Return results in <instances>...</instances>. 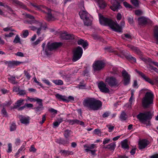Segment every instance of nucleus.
Instances as JSON below:
<instances>
[{
  "label": "nucleus",
  "mask_w": 158,
  "mask_h": 158,
  "mask_svg": "<svg viewBox=\"0 0 158 158\" xmlns=\"http://www.w3.org/2000/svg\"><path fill=\"white\" fill-rule=\"evenodd\" d=\"M100 23L101 24L109 26L113 31L118 32H122V27L125 24L124 20H122L120 23V26L116 22L111 19L105 18L101 14H99Z\"/></svg>",
  "instance_id": "obj_1"
},
{
  "label": "nucleus",
  "mask_w": 158,
  "mask_h": 158,
  "mask_svg": "<svg viewBox=\"0 0 158 158\" xmlns=\"http://www.w3.org/2000/svg\"><path fill=\"white\" fill-rule=\"evenodd\" d=\"M82 104L84 107L89 110H99L102 106L101 101L94 98H86L83 100Z\"/></svg>",
  "instance_id": "obj_2"
},
{
  "label": "nucleus",
  "mask_w": 158,
  "mask_h": 158,
  "mask_svg": "<svg viewBox=\"0 0 158 158\" xmlns=\"http://www.w3.org/2000/svg\"><path fill=\"white\" fill-rule=\"evenodd\" d=\"M153 115V112L150 110L140 113L137 115V118L141 123L148 126L151 125L150 120Z\"/></svg>",
  "instance_id": "obj_3"
},
{
  "label": "nucleus",
  "mask_w": 158,
  "mask_h": 158,
  "mask_svg": "<svg viewBox=\"0 0 158 158\" xmlns=\"http://www.w3.org/2000/svg\"><path fill=\"white\" fill-rule=\"evenodd\" d=\"M154 94L152 92H147L142 100V104L144 108H147L152 104L154 98Z\"/></svg>",
  "instance_id": "obj_4"
},
{
  "label": "nucleus",
  "mask_w": 158,
  "mask_h": 158,
  "mask_svg": "<svg viewBox=\"0 0 158 158\" xmlns=\"http://www.w3.org/2000/svg\"><path fill=\"white\" fill-rule=\"evenodd\" d=\"M73 55L72 61L73 62H75L79 60L81 57L83 53V50L81 47L78 46L73 49Z\"/></svg>",
  "instance_id": "obj_5"
},
{
  "label": "nucleus",
  "mask_w": 158,
  "mask_h": 158,
  "mask_svg": "<svg viewBox=\"0 0 158 158\" xmlns=\"http://www.w3.org/2000/svg\"><path fill=\"white\" fill-rule=\"evenodd\" d=\"M105 82L110 87L117 86L119 85L118 81L113 76L107 77L105 79Z\"/></svg>",
  "instance_id": "obj_6"
},
{
  "label": "nucleus",
  "mask_w": 158,
  "mask_h": 158,
  "mask_svg": "<svg viewBox=\"0 0 158 158\" xmlns=\"http://www.w3.org/2000/svg\"><path fill=\"white\" fill-rule=\"evenodd\" d=\"M105 65V63L102 60H97L93 64V67L94 71H98L102 69Z\"/></svg>",
  "instance_id": "obj_7"
},
{
  "label": "nucleus",
  "mask_w": 158,
  "mask_h": 158,
  "mask_svg": "<svg viewBox=\"0 0 158 158\" xmlns=\"http://www.w3.org/2000/svg\"><path fill=\"white\" fill-rule=\"evenodd\" d=\"M62 43H48L47 44V48L45 49V52L47 53L48 51H52L62 46Z\"/></svg>",
  "instance_id": "obj_8"
},
{
  "label": "nucleus",
  "mask_w": 158,
  "mask_h": 158,
  "mask_svg": "<svg viewBox=\"0 0 158 158\" xmlns=\"http://www.w3.org/2000/svg\"><path fill=\"white\" fill-rule=\"evenodd\" d=\"M122 76L123 77V84L124 85H128L130 81V76L125 70H123L122 72Z\"/></svg>",
  "instance_id": "obj_9"
},
{
  "label": "nucleus",
  "mask_w": 158,
  "mask_h": 158,
  "mask_svg": "<svg viewBox=\"0 0 158 158\" xmlns=\"http://www.w3.org/2000/svg\"><path fill=\"white\" fill-rule=\"evenodd\" d=\"M106 84L102 81H101L98 83V87L101 92L105 93H108L110 92V90L106 87Z\"/></svg>",
  "instance_id": "obj_10"
},
{
  "label": "nucleus",
  "mask_w": 158,
  "mask_h": 158,
  "mask_svg": "<svg viewBox=\"0 0 158 158\" xmlns=\"http://www.w3.org/2000/svg\"><path fill=\"white\" fill-rule=\"evenodd\" d=\"M42 101L43 100L40 99L37 101L36 106L33 108L36 113L39 112L44 109Z\"/></svg>",
  "instance_id": "obj_11"
},
{
  "label": "nucleus",
  "mask_w": 158,
  "mask_h": 158,
  "mask_svg": "<svg viewBox=\"0 0 158 158\" xmlns=\"http://www.w3.org/2000/svg\"><path fill=\"white\" fill-rule=\"evenodd\" d=\"M111 3L112 6H110V8L113 11H118V9L121 8L119 2L116 0H112Z\"/></svg>",
  "instance_id": "obj_12"
},
{
  "label": "nucleus",
  "mask_w": 158,
  "mask_h": 158,
  "mask_svg": "<svg viewBox=\"0 0 158 158\" xmlns=\"http://www.w3.org/2000/svg\"><path fill=\"white\" fill-rule=\"evenodd\" d=\"M149 143V142L146 139H143L139 141V148L141 150L145 148Z\"/></svg>",
  "instance_id": "obj_13"
},
{
  "label": "nucleus",
  "mask_w": 158,
  "mask_h": 158,
  "mask_svg": "<svg viewBox=\"0 0 158 158\" xmlns=\"http://www.w3.org/2000/svg\"><path fill=\"white\" fill-rule=\"evenodd\" d=\"M56 142L59 144H62L64 145L67 146L70 143L69 139H64L61 138L56 139Z\"/></svg>",
  "instance_id": "obj_14"
},
{
  "label": "nucleus",
  "mask_w": 158,
  "mask_h": 158,
  "mask_svg": "<svg viewBox=\"0 0 158 158\" xmlns=\"http://www.w3.org/2000/svg\"><path fill=\"white\" fill-rule=\"evenodd\" d=\"M44 10L45 12H43L47 14V19L48 21H50L54 19V17L51 14V10L50 8L45 6Z\"/></svg>",
  "instance_id": "obj_15"
},
{
  "label": "nucleus",
  "mask_w": 158,
  "mask_h": 158,
  "mask_svg": "<svg viewBox=\"0 0 158 158\" xmlns=\"http://www.w3.org/2000/svg\"><path fill=\"white\" fill-rule=\"evenodd\" d=\"M127 47L137 54L140 56L142 55V53L138 47L130 44H128Z\"/></svg>",
  "instance_id": "obj_16"
},
{
  "label": "nucleus",
  "mask_w": 158,
  "mask_h": 158,
  "mask_svg": "<svg viewBox=\"0 0 158 158\" xmlns=\"http://www.w3.org/2000/svg\"><path fill=\"white\" fill-rule=\"evenodd\" d=\"M23 63V62H19L15 60L6 61L5 62V64H7L8 67L10 68H12L15 66L18 65Z\"/></svg>",
  "instance_id": "obj_17"
},
{
  "label": "nucleus",
  "mask_w": 158,
  "mask_h": 158,
  "mask_svg": "<svg viewBox=\"0 0 158 158\" xmlns=\"http://www.w3.org/2000/svg\"><path fill=\"white\" fill-rule=\"evenodd\" d=\"M18 118L21 123L25 124L29 123L30 118L29 117H26L21 115H19Z\"/></svg>",
  "instance_id": "obj_18"
},
{
  "label": "nucleus",
  "mask_w": 158,
  "mask_h": 158,
  "mask_svg": "<svg viewBox=\"0 0 158 158\" xmlns=\"http://www.w3.org/2000/svg\"><path fill=\"white\" fill-rule=\"evenodd\" d=\"M67 122L69 123L70 124L73 125V124H80V125L82 126L85 125L84 123L82 121L77 119H69L67 120Z\"/></svg>",
  "instance_id": "obj_19"
},
{
  "label": "nucleus",
  "mask_w": 158,
  "mask_h": 158,
  "mask_svg": "<svg viewBox=\"0 0 158 158\" xmlns=\"http://www.w3.org/2000/svg\"><path fill=\"white\" fill-rule=\"evenodd\" d=\"M24 101V99L22 98L18 100L14 105L13 108L14 109H17L21 105L23 104Z\"/></svg>",
  "instance_id": "obj_20"
},
{
  "label": "nucleus",
  "mask_w": 158,
  "mask_h": 158,
  "mask_svg": "<svg viewBox=\"0 0 158 158\" xmlns=\"http://www.w3.org/2000/svg\"><path fill=\"white\" fill-rule=\"evenodd\" d=\"M153 37L156 41V44H158V26H156L153 31Z\"/></svg>",
  "instance_id": "obj_21"
},
{
  "label": "nucleus",
  "mask_w": 158,
  "mask_h": 158,
  "mask_svg": "<svg viewBox=\"0 0 158 158\" xmlns=\"http://www.w3.org/2000/svg\"><path fill=\"white\" fill-rule=\"evenodd\" d=\"M55 97L56 98L60 101H62L66 102H68L69 100L66 99V97L65 96H62L59 94H57L55 95Z\"/></svg>",
  "instance_id": "obj_22"
},
{
  "label": "nucleus",
  "mask_w": 158,
  "mask_h": 158,
  "mask_svg": "<svg viewBox=\"0 0 158 158\" xmlns=\"http://www.w3.org/2000/svg\"><path fill=\"white\" fill-rule=\"evenodd\" d=\"M115 146V143L113 142L109 144L106 146H104V148L106 149H108L110 151H113L114 150Z\"/></svg>",
  "instance_id": "obj_23"
},
{
  "label": "nucleus",
  "mask_w": 158,
  "mask_h": 158,
  "mask_svg": "<svg viewBox=\"0 0 158 158\" xmlns=\"http://www.w3.org/2000/svg\"><path fill=\"white\" fill-rule=\"evenodd\" d=\"M139 23L140 25L146 24L147 23V19L145 17H141L138 19Z\"/></svg>",
  "instance_id": "obj_24"
},
{
  "label": "nucleus",
  "mask_w": 158,
  "mask_h": 158,
  "mask_svg": "<svg viewBox=\"0 0 158 158\" xmlns=\"http://www.w3.org/2000/svg\"><path fill=\"white\" fill-rule=\"evenodd\" d=\"M98 3L99 7L100 8H104L106 6V4L103 0H96Z\"/></svg>",
  "instance_id": "obj_25"
},
{
  "label": "nucleus",
  "mask_w": 158,
  "mask_h": 158,
  "mask_svg": "<svg viewBox=\"0 0 158 158\" xmlns=\"http://www.w3.org/2000/svg\"><path fill=\"white\" fill-rule=\"evenodd\" d=\"M31 5L35 7L38 10H41L43 12H45V11L44 10V9L45 8V6H44L41 5H38L35 4L31 3Z\"/></svg>",
  "instance_id": "obj_26"
},
{
  "label": "nucleus",
  "mask_w": 158,
  "mask_h": 158,
  "mask_svg": "<svg viewBox=\"0 0 158 158\" xmlns=\"http://www.w3.org/2000/svg\"><path fill=\"white\" fill-rule=\"evenodd\" d=\"M77 43L78 45H81L84 48L88 45L87 42L85 41L84 40L82 39L78 40L77 42Z\"/></svg>",
  "instance_id": "obj_27"
},
{
  "label": "nucleus",
  "mask_w": 158,
  "mask_h": 158,
  "mask_svg": "<svg viewBox=\"0 0 158 158\" xmlns=\"http://www.w3.org/2000/svg\"><path fill=\"white\" fill-rule=\"evenodd\" d=\"M79 15L81 18L83 19H87V16L88 13L85 11H81L79 12Z\"/></svg>",
  "instance_id": "obj_28"
},
{
  "label": "nucleus",
  "mask_w": 158,
  "mask_h": 158,
  "mask_svg": "<svg viewBox=\"0 0 158 158\" xmlns=\"http://www.w3.org/2000/svg\"><path fill=\"white\" fill-rule=\"evenodd\" d=\"M142 77V78L144 79L146 81L150 84L152 85H154V81L152 80L151 79L148 77L146 76L145 74H144Z\"/></svg>",
  "instance_id": "obj_29"
},
{
  "label": "nucleus",
  "mask_w": 158,
  "mask_h": 158,
  "mask_svg": "<svg viewBox=\"0 0 158 158\" xmlns=\"http://www.w3.org/2000/svg\"><path fill=\"white\" fill-rule=\"evenodd\" d=\"M140 58L146 63H152L153 64V62H154V61H152L151 58L148 57H143L141 56L140 57Z\"/></svg>",
  "instance_id": "obj_30"
},
{
  "label": "nucleus",
  "mask_w": 158,
  "mask_h": 158,
  "mask_svg": "<svg viewBox=\"0 0 158 158\" xmlns=\"http://www.w3.org/2000/svg\"><path fill=\"white\" fill-rule=\"evenodd\" d=\"M72 133L71 131L69 129H66L64 131V138L66 139H69V137L70 135Z\"/></svg>",
  "instance_id": "obj_31"
},
{
  "label": "nucleus",
  "mask_w": 158,
  "mask_h": 158,
  "mask_svg": "<svg viewBox=\"0 0 158 158\" xmlns=\"http://www.w3.org/2000/svg\"><path fill=\"white\" fill-rule=\"evenodd\" d=\"M122 147L125 149H128L129 145L127 144V140L126 139L121 142Z\"/></svg>",
  "instance_id": "obj_32"
},
{
  "label": "nucleus",
  "mask_w": 158,
  "mask_h": 158,
  "mask_svg": "<svg viewBox=\"0 0 158 158\" xmlns=\"http://www.w3.org/2000/svg\"><path fill=\"white\" fill-rule=\"evenodd\" d=\"M13 2L15 3L20 6L21 8L24 9H27L26 6L25 5H24L23 3L19 2L18 0H13Z\"/></svg>",
  "instance_id": "obj_33"
},
{
  "label": "nucleus",
  "mask_w": 158,
  "mask_h": 158,
  "mask_svg": "<svg viewBox=\"0 0 158 158\" xmlns=\"http://www.w3.org/2000/svg\"><path fill=\"white\" fill-rule=\"evenodd\" d=\"M126 58L129 61H130L132 62L136 63V58L132 56L131 55H129L125 56Z\"/></svg>",
  "instance_id": "obj_34"
},
{
  "label": "nucleus",
  "mask_w": 158,
  "mask_h": 158,
  "mask_svg": "<svg viewBox=\"0 0 158 158\" xmlns=\"http://www.w3.org/2000/svg\"><path fill=\"white\" fill-rule=\"evenodd\" d=\"M127 118V116L126 113L124 111H123L122 112L120 116V118L122 121H124L126 120Z\"/></svg>",
  "instance_id": "obj_35"
},
{
  "label": "nucleus",
  "mask_w": 158,
  "mask_h": 158,
  "mask_svg": "<svg viewBox=\"0 0 158 158\" xmlns=\"http://www.w3.org/2000/svg\"><path fill=\"white\" fill-rule=\"evenodd\" d=\"M131 1L134 6L137 7H139L140 2L139 0H131Z\"/></svg>",
  "instance_id": "obj_36"
},
{
  "label": "nucleus",
  "mask_w": 158,
  "mask_h": 158,
  "mask_svg": "<svg viewBox=\"0 0 158 158\" xmlns=\"http://www.w3.org/2000/svg\"><path fill=\"white\" fill-rule=\"evenodd\" d=\"M52 82L56 85H61L63 84V81L61 80H56L52 81Z\"/></svg>",
  "instance_id": "obj_37"
},
{
  "label": "nucleus",
  "mask_w": 158,
  "mask_h": 158,
  "mask_svg": "<svg viewBox=\"0 0 158 158\" xmlns=\"http://www.w3.org/2000/svg\"><path fill=\"white\" fill-rule=\"evenodd\" d=\"M66 40H72L75 39V36L73 34H68L67 33Z\"/></svg>",
  "instance_id": "obj_38"
},
{
  "label": "nucleus",
  "mask_w": 158,
  "mask_h": 158,
  "mask_svg": "<svg viewBox=\"0 0 158 158\" xmlns=\"http://www.w3.org/2000/svg\"><path fill=\"white\" fill-rule=\"evenodd\" d=\"M8 79L10 81V82L13 84H16L18 82L15 81V77L13 76H11L10 78H9Z\"/></svg>",
  "instance_id": "obj_39"
},
{
  "label": "nucleus",
  "mask_w": 158,
  "mask_h": 158,
  "mask_svg": "<svg viewBox=\"0 0 158 158\" xmlns=\"http://www.w3.org/2000/svg\"><path fill=\"white\" fill-rule=\"evenodd\" d=\"M43 38L42 37H40L38 38L33 43V45H36L38 44L40 42L43 40Z\"/></svg>",
  "instance_id": "obj_40"
},
{
  "label": "nucleus",
  "mask_w": 158,
  "mask_h": 158,
  "mask_svg": "<svg viewBox=\"0 0 158 158\" xmlns=\"http://www.w3.org/2000/svg\"><path fill=\"white\" fill-rule=\"evenodd\" d=\"M1 113L3 116L7 117L8 116V114L6 111L5 108L3 107L2 109L1 110Z\"/></svg>",
  "instance_id": "obj_41"
},
{
  "label": "nucleus",
  "mask_w": 158,
  "mask_h": 158,
  "mask_svg": "<svg viewBox=\"0 0 158 158\" xmlns=\"http://www.w3.org/2000/svg\"><path fill=\"white\" fill-rule=\"evenodd\" d=\"M13 42L15 44L18 43L21 44V42L20 41V39L18 35H17L15 36L13 41Z\"/></svg>",
  "instance_id": "obj_42"
},
{
  "label": "nucleus",
  "mask_w": 158,
  "mask_h": 158,
  "mask_svg": "<svg viewBox=\"0 0 158 158\" xmlns=\"http://www.w3.org/2000/svg\"><path fill=\"white\" fill-rule=\"evenodd\" d=\"M85 19V20L84 22V24L87 26L90 25L91 24V22L89 19V18L87 17V19Z\"/></svg>",
  "instance_id": "obj_43"
},
{
  "label": "nucleus",
  "mask_w": 158,
  "mask_h": 158,
  "mask_svg": "<svg viewBox=\"0 0 158 158\" xmlns=\"http://www.w3.org/2000/svg\"><path fill=\"white\" fill-rule=\"evenodd\" d=\"M16 126L15 123H13L10 127V131H13L16 130Z\"/></svg>",
  "instance_id": "obj_44"
},
{
  "label": "nucleus",
  "mask_w": 158,
  "mask_h": 158,
  "mask_svg": "<svg viewBox=\"0 0 158 158\" xmlns=\"http://www.w3.org/2000/svg\"><path fill=\"white\" fill-rule=\"evenodd\" d=\"M12 103L11 101H9L7 102H6L2 104V105L3 107L9 106Z\"/></svg>",
  "instance_id": "obj_45"
},
{
  "label": "nucleus",
  "mask_w": 158,
  "mask_h": 158,
  "mask_svg": "<svg viewBox=\"0 0 158 158\" xmlns=\"http://www.w3.org/2000/svg\"><path fill=\"white\" fill-rule=\"evenodd\" d=\"M18 94L20 96H23L26 94L25 90L20 89Z\"/></svg>",
  "instance_id": "obj_46"
},
{
  "label": "nucleus",
  "mask_w": 158,
  "mask_h": 158,
  "mask_svg": "<svg viewBox=\"0 0 158 158\" xmlns=\"http://www.w3.org/2000/svg\"><path fill=\"white\" fill-rule=\"evenodd\" d=\"M60 152L62 153L61 155L64 156H68V151L64 150H61L60 151Z\"/></svg>",
  "instance_id": "obj_47"
},
{
  "label": "nucleus",
  "mask_w": 158,
  "mask_h": 158,
  "mask_svg": "<svg viewBox=\"0 0 158 158\" xmlns=\"http://www.w3.org/2000/svg\"><path fill=\"white\" fill-rule=\"evenodd\" d=\"M40 99L36 98V99H35L33 98H30L29 97H27V99L26 100V101H27V100H29L31 102H36L38 99Z\"/></svg>",
  "instance_id": "obj_48"
},
{
  "label": "nucleus",
  "mask_w": 158,
  "mask_h": 158,
  "mask_svg": "<svg viewBox=\"0 0 158 158\" xmlns=\"http://www.w3.org/2000/svg\"><path fill=\"white\" fill-rule=\"evenodd\" d=\"M94 133L99 136L101 134V132L100 130L98 129H95L94 131Z\"/></svg>",
  "instance_id": "obj_49"
},
{
  "label": "nucleus",
  "mask_w": 158,
  "mask_h": 158,
  "mask_svg": "<svg viewBox=\"0 0 158 158\" xmlns=\"http://www.w3.org/2000/svg\"><path fill=\"white\" fill-rule=\"evenodd\" d=\"M106 127L108 128L109 129L108 131L109 132H111L112 131L114 128V126H112L110 124H108L106 125Z\"/></svg>",
  "instance_id": "obj_50"
},
{
  "label": "nucleus",
  "mask_w": 158,
  "mask_h": 158,
  "mask_svg": "<svg viewBox=\"0 0 158 158\" xmlns=\"http://www.w3.org/2000/svg\"><path fill=\"white\" fill-rule=\"evenodd\" d=\"M23 35L24 38L26 37L29 35V32L27 30L23 31Z\"/></svg>",
  "instance_id": "obj_51"
},
{
  "label": "nucleus",
  "mask_w": 158,
  "mask_h": 158,
  "mask_svg": "<svg viewBox=\"0 0 158 158\" xmlns=\"http://www.w3.org/2000/svg\"><path fill=\"white\" fill-rule=\"evenodd\" d=\"M123 4L124 6L126 8H131L132 7V6L126 2H124Z\"/></svg>",
  "instance_id": "obj_52"
},
{
  "label": "nucleus",
  "mask_w": 158,
  "mask_h": 158,
  "mask_svg": "<svg viewBox=\"0 0 158 158\" xmlns=\"http://www.w3.org/2000/svg\"><path fill=\"white\" fill-rule=\"evenodd\" d=\"M25 75L27 79L29 80L31 78V76L29 73L26 71H24V72Z\"/></svg>",
  "instance_id": "obj_53"
},
{
  "label": "nucleus",
  "mask_w": 158,
  "mask_h": 158,
  "mask_svg": "<svg viewBox=\"0 0 158 158\" xmlns=\"http://www.w3.org/2000/svg\"><path fill=\"white\" fill-rule=\"evenodd\" d=\"M128 22L130 24H132L134 23L133 18L132 17H129L127 19Z\"/></svg>",
  "instance_id": "obj_54"
},
{
  "label": "nucleus",
  "mask_w": 158,
  "mask_h": 158,
  "mask_svg": "<svg viewBox=\"0 0 158 158\" xmlns=\"http://www.w3.org/2000/svg\"><path fill=\"white\" fill-rule=\"evenodd\" d=\"M66 35H67V32H64V33H62L61 34L60 37L62 39L66 40Z\"/></svg>",
  "instance_id": "obj_55"
},
{
  "label": "nucleus",
  "mask_w": 158,
  "mask_h": 158,
  "mask_svg": "<svg viewBox=\"0 0 158 158\" xmlns=\"http://www.w3.org/2000/svg\"><path fill=\"white\" fill-rule=\"evenodd\" d=\"M25 16L26 17L29 18L31 20H34L35 19L34 17L29 14H26Z\"/></svg>",
  "instance_id": "obj_56"
},
{
  "label": "nucleus",
  "mask_w": 158,
  "mask_h": 158,
  "mask_svg": "<svg viewBox=\"0 0 158 158\" xmlns=\"http://www.w3.org/2000/svg\"><path fill=\"white\" fill-rule=\"evenodd\" d=\"M29 151L30 152H35L36 151V149L35 148L34 146L33 145H32L30 148Z\"/></svg>",
  "instance_id": "obj_57"
},
{
  "label": "nucleus",
  "mask_w": 158,
  "mask_h": 158,
  "mask_svg": "<svg viewBox=\"0 0 158 158\" xmlns=\"http://www.w3.org/2000/svg\"><path fill=\"white\" fill-rule=\"evenodd\" d=\"M8 149L7 151V152L8 153L11 152L12 151V145L11 143H9L8 144Z\"/></svg>",
  "instance_id": "obj_58"
},
{
  "label": "nucleus",
  "mask_w": 158,
  "mask_h": 158,
  "mask_svg": "<svg viewBox=\"0 0 158 158\" xmlns=\"http://www.w3.org/2000/svg\"><path fill=\"white\" fill-rule=\"evenodd\" d=\"M66 99L69 100L68 102L71 101H74V98L72 96H69L68 98H67L66 97Z\"/></svg>",
  "instance_id": "obj_59"
},
{
  "label": "nucleus",
  "mask_w": 158,
  "mask_h": 158,
  "mask_svg": "<svg viewBox=\"0 0 158 158\" xmlns=\"http://www.w3.org/2000/svg\"><path fill=\"white\" fill-rule=\"evenodd\" d=\"M93 39L95 40H98L100 39V37L98 35L96 34H94L92 35Z\"/></svg>",
  "instance_id": "obj_60"
},
{
  "label": "nucleus",
  "mask_w": 158,
  "mask_h": 158,
  "mask_svg": "<svg viewBox=\"0 0 158 158\" xmlns=\"http://www.w3.org/2000/svg\"><path fill=\"white\" fill-rule=\"evenodd\" d=\"M142 13V11L140 10H136L135 12V14L137 15H141Z\"/></svg>",
  "instance_id": "obj_61"
},
{
  "label": "nucleus",
  "mask_w": 158,
  "mask_h": 158,
  "mask_svg": "<svg viewBox=\"0 0 158 158\" xmlns=\"http://www.w3.org/2000/svg\"><path fill=\"white\" fill-rule=\"evenodd\" d=\"M19 90L20 89L19 87H18L15 86H14L13 88V92H19Z\"/></svg>",
  "instance_id": "obj_62"
},
{
  "label": "nucleus",
  "mask_w": 158,
  "mask_h": 158,
  "mask_svg": "<svg viewBox=\"0 0 158 158\" xmlns=\"http://www.w3.org/2000/svg\"><path fill=\"white\" fill-rule=\"evenodd\" d=\"M109 114L110 113L109 112H106L102 114V116L103 118H105L108 117Z\"/></svg>",
  "instance_id": "obj_63"
},
{
  "label": "nucleus",
  "mask_w": 158,
  "mask_h": 158,
  "mask_svg": "<svg viewBox=\"0 0 158 158\" xmlns=\"http://www.w3.org/2000/svg\"><path fill=\"white\" fill-rule=\"evenodd\" d=\"M124 37L128 39H132V36L128 34H125L123 35Z\"/></svg>",
  "instance_id": "obj_64"
}]
</instances>
